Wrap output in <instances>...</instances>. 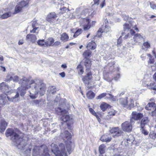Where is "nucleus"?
Segmentation results:
<instances>
[{"instance_id":"54","label":"nucleus","mask_w":156,"mask_h":156,"mask_svg":"<svg viewBox=\"0 0 156 156\" xmlns=\"http://www.w3.org/2000/svg\"><path fill=\"white\" fill-rule=\"evenodd\" d=\"M101 0H94V4L98 5Z\"/></svg>"},{"instance_id":"51","label":"nucleus","mask_w":156,"mask_h":156,"mask_svg":"<svg viewBox=\"0 0 156 156\" xmlns=\"http://www.w3.org/2000/svg\"><path fill=\"white\" fill-rule=\"evenodd\" d=\"M104 79L108 82H110L112 80L111 78L105 76H104Z\"/></svg>"},{"instance_id":"59","label":"nucleus","mask_w":156,"mask_h":156,"mask_svg":"<svg viewBox=\"0 0 156 156\" xmlns=\"http://www.w3.org/2000/svg\"><path fill=\"white\" fill-rule=\"evenodd\" d=\"M154 62V59L150 58L149 61L148 62V63H153Z\"/></svg>"},{"instance_id":"25","label":"nucleus","mask_w":156,"mask_h":156,"mask_svg":"<svg viewBox=\"0 0 156 156\" xmlns=\"http://www.w3.org/2000/svg\"><path fill=\"white\" fill-rule=\"evenodd\" d=\"M127 98H121L119 100L120 103L123 107H126L127 106Z\"/></svg>"},{"instance_id":"43","label":"nucleus","mask_w":156,"mask_h":156,"mask_svg":"<svg viewBox=\"0 0 156 156\" xmlns=\"http://www.w3.org/2000/svg\"><path fill=\"white\" fill-rule=\"evenodd\" d=\"M106 94L105 93H103L99 95L97 98L96 99H101L102 98L105 97L106 95Z\"/></svg>"},{"instance_id":"38","label":"nucleus","mask_w":156,"mask_h":156,"mask_svg":"<svg viewBox=\"0 0 156 156\" xmlns=\"http://www.w3.org/2000/svg\"><path fill=\"white\" fill-rule=\"evenodd\" d=\"M41 102L40 100H33L32 102V105H39V103Z\"/></svg>"},{"instance_id":"2","label":"nucleus","mask_w":156,"mask_h":156,"mask_svg":"<svg viewBox=\"0 0 156 156\" xmlns=\"http://www.w3.org/2000/svg\"><path fill=\"white\" fill-rule=\"evenodd\" d=\"M28 88L30 87L31 89L29 90V95L30 98L32 99H34L38 96V93L41 96L43 95L46 90V84L42 81L39 80H36L35 81L32 80L28 84Z\"/></svg>"},{"instance_id":"13","label":"nucleus","mask_w":156,"mask_h":156,"mask_svg":"<svg viewBox=\"0 0 156 156\" xmlns=\"http://www.w3.org/2000/svg\"><path fill=\"white\" fill-rule=\"evenodd\" d=\"M112 134H113L112 136L115 138L121 136L123 133L121 130L119 129L118 127L112 128L110 131Z\"/></svg>"},{"instance_id":"34","label":"nucleus","mask_w":156,"mask_h":156,"mask_svg":"<svg viewBox=\"0 0 156 156\" xmlns=\"http://www.w3.org/2000/svg\"><path fill=\"white\" fill-rule=\"evenodd\" d=\"M147 87L148 88L153 90H156V86L154 83H150L147 84Z\"/></svg>"},{"instance_id":"27","label":"nucleus","mask_w":156,"mask_h":156,"mask_svg":"<svg viewBox=\"0 0 156 156\" xmlns=\"http://www.w3.org/2000/svg\"><path fill=\"white\" fill-rule=\"evenodd\" d=\"M106 147L104 144H102L99 147V151L100 154H104L105 153Z\"/></svg>"},{"instance_id":"15","label":"nucleus","mask_w":156,"mask_h":156,"mask_svg":"<svg viewBox=\"0 0 156 156\" xmlns=\"http://www.w3.org/2000/svg\"><path fill=\"white\" fill-rule=\"evenodd\" d=\"M57 17L56 13L54 12L49 13L47 16L46 20L49 23H54Z\"/></svg>"},{"instance_id":"29","label":"nucleus","mask_w":156,"mask_h":156,"mask_svg":"<svg viewBox=\"0 0 156 156\" xmlns=\"http://www.w3.org/2000/svg\"><path fill=\"white\" fill-rule=\"evenodd\" d=\"M92 52L89 50L85 51L83 54V56L87 59V57H89L91 55Z\"/></svg>"},{"instance_id":"64","label":"nucleus","mask_w":156,"mask_h":156,"mask_svg":"<svg viewBox=\"0 0 156 156\" xmlns=\"http://www.w3.org/2000/svg\"><path fill=\"white\" fill-rule=\"evenodd\" d=\"M61 67L64 69H66L67 67V66L66 64H62Z\"/></svg>"},{"instance_id":"23","label":"nucleus","mask_w":156,"mask_h":156,"mask_svg":"<svg viewBox=\"0 0 156 156\" xmlns=\"http://www.w3.org/2000/svg\"><path fill=\"white\" fill-rule=\"evenodd\" d=\"M101 28L102 30V32L103 33H107L111 31V27L108 25L106 24L105 26H103Z\"/></svg>"},{"instance_id":"55","label":"nucleus","mask_w":156,"mask_h":156,"mask_svg":"<svg viewBox=\"0 0 156 156\" xmlns=\"http://www.w3.org/2000/svg\"><path fill=\"white\" fill-rule=\"evenodd\" d=\"M134 104L133 103L131 102L130 104H129V109H130L131 108H133L134 107Z\"/></svg>"},{"instance_id":"36","label":"nucleus","mask_w":156,"mask_h":156,"mask_svg":"<svg viewBox=\"0 0 156 156\" xmlns=\"http://www.w3.org/2000/svg\"><path fill=\"white\" fill-rule=\"evenodd\" d=\"M108 105L105 103L101 104L100 106L101 109L103 111H105L108 108Z\"/></svg>"},{"instance_id":"37","label":"nucleus","mask_w":156,"mask_h":156,"mask_svg":"<svg viewBox=\"0 0 156 156\" xmlns=\"http://www.w3.org/2000/svg\"><path fill=\"white\" fill-rule=\"evenodd\" d=\"M82 30L81 29H79L76 31L75 33L73 35V37H76L78 36L79 35L81 34L82 33Z\"/></svg>"},{"instance_id":"18","label":"nucleus","mask_w":156,"mask_h":156,"mask_svg":"<svg viewBox=\"0 0 156 156\" xmlns=\"http://www.w3.org/2000/svg\"><path fill=\"white\" fill-rule=\"evenodd\" d=\"M37 38L36 36L34 34H28L26 36V40L28 41H30L33 43L35 42Z\"/></svg>"},{"instance_id":"28","label":"nucleus","mask_w":156,"mask_h":156,"mask_svg":"<svg viewBox=\"0 0 156 156\" xmlns=\"http://www.w3.org/2000/svg\"><path fill=\"white\" fill-rule=\"evenodd\" d=\"M155 106L156 104L155 103H149L145 106V108L146 110H151L152 108L155 107Z\"/></svg>"},{"instance_id":"10","label":"nucleus","mask_w":156,"mask_h":156,"mask_svg":"<svg viewBox=\"0 0 156 156\" xmlns=\"http://www.w3.org/2000/svg\"><path fill=\"white\" fill-rule=\"evenodd\" d=\"M28 5V3L24 1H22L18 4L16 6L14 12H12L13 14H17L20 12L22 9L25 7H27Z\"/></svg>"},{"instance_id":"57","label":"nucleus","mask_w":156,"mask_h":156,"mask_svg":"<svg viewBox=\"0 0 156 156\" xmlns=\"http://www.w3.org/2000/svg\"><path fill=\"white\" fill-rule=\"evenodd\" d=\"M60 42L58 41H56L54 43L55 46H58L60 44Z\"/></svg>"},{"instance_id":"9","label":"nucleus","mask_w":156,"mask_h":156,"mask_svg":"<svg viewBox=\"0 0 156 156\" xmlns=\"http://www.w3.org/2000/svg\"><path fill=\"white\" fill-rule=\"evenodd\" d=\"M134 124L132 123L130 121L129 122L128 121H125L122 124L121 126L122 129L125 132H130L132 130V125Z\"/></svg>"},{"instance_id":"50","label":"nucleus","mask_w":156,"mask_h":156,"mask_svg":"<svg viewBox=\"0 0 156 156\" xmlns=\"http://www.w3.org/2000/svg\"><path fill=\"white\" fill-rule=\"evenodd\" d=\"M120 78V74L119 73H118L116 75L114 76L113 79L115 80H117Z\"/></svg>"},{"instance_id":"47","label":"nucleus","mask_w":156,"mask_h":156,"mask_svg":"<svg viewBox=\"0 0 156 156\" xmlns=\"http://www.w3.org/2000/svg\"><path fill=\"white\" fill-rule=\"evenodd\" d=\"M31 25L32 28L37 27H36L38 26V24L36 21H34L31 22Z\"/></svg>"},{"instance_id":"48","label":"nucleus","mask_w":156,"mask_h":156,"mask_svg":"<svg viewBox=\"0 0 156 156\" xmlns=\"http://www.w3.org/2000/svg\"><path fill=\"white\" fill-rule=\"evenodd\" d=\"M140 130H142V133L144 134V135H146L148 134V132L145 130L144 128H141Z\"/></svg>"},{"instance_id":"12","label":"nucleus","mask_w":156,"mask_h":156,"mask_svg":"<svg viewBox=\"0 0 156 156\" xmlns=\"http://www.w3.org/2000/svg\"><path fill=\"white\" fill-rule=\"evenodd\" d=\"M16 98L15 97H14L12 98L11 99H10L7 96V94H1L0 96V105H5L7 101V100H9V101H13L14 99Z\"/></svg>"},{"instance_id":"33","label":"nucleus","mask_w":156,"mask_h":156,"mask_svg":"<svg viewBox=\"0 0 156 156\" xmlns=\"http://www.w3.org/2000/svg\"><path fill=\"white\" fill-rule=\"evenodd\" d=\"M54 42L53 39L50 38L48 39V40L45 42V44L47 46H50Z\"/></svg>"},{"instance_id":"62","label":"nucleus","mask_w":156,"mask_h":156,"mask_svg":"<svg viewBox=\"0 0 156 156\" xmlns=\"http://www.w3.org/2000/svg\"><path fill=\"white\" fill-rule=\"evenodd\" d=\"M122 37V36H120V37L119 38V39L118 40V41H117V44H119L120 43H121V37Z\"/></svg>"},{"instance_id":"21","label":"nucleus","mask_w":156,"mask_h":156,"mask_svg":"<svg viewBox=\"0 0 156 156\" xmlns=\"http://www.w3.org/2000/svg\"><path fill=\"white\" fill-rule=\"evenodd\" d=\"M55 112L58 115H62L66 114L67 111L64 109H62L61 108L58 107L55 108Z\"/></svg>"},{"instance_id":"41","label":"nucleus","mask_w":156,"mask_h":156,"mask_svg":"<svg viewBox=\"0 0 156 156\" xmlns=\"http://www.w3.org/2000/svg\"><path fill=\"white\" fill-rule=\"evenodd\" d=\"M150 5L151 8L153 9H156V4L153 2H150Z\"/></svg>"},{"instance_id":"58","label":"nucleus","mask_w":156,"mask_h":156,"mask_svg":"<svg viewBox=\"0 0 156 156\" xmlns=\"http://www.w3.org/2000/svg\"><path fill=\"white\" fill-rule=\"evenodd\" d=\"M59 75L62 77H64L65 76V74L64 72L61 73H59Z\"/></svg>"},{"instance_id":"32","label":"nucleus","mask_w":156,"mask_h":156,"mask_svg":"<svg viewBox=\"0 0 156 156\" xmlns=\"http://www.w3.org/2000/svg\"><path fill=\"white\" fill-rule=\"evenodd\" d=\"M84 64L86 67L87 68V69L88 68L90 69V67L91 66V64L90 59L87 58L84 62Z\"/></svg>"},{"instance_id":"14","label":"nucleus","mask_w":156,"mask_h":156,"mask_svg":"<svg viewBox=\"0 0 156 156\" xmlns=\"http://www.w3.org/2000/svg\"><path fill=\"white\" fill-rule=\"evenodd\" d=\"M82 25L83 26L84 30L89 29L90 28V21L88 19H82L80 21Z\"/></svg>"},{"instance_id":"52","label":"nucleus","mask_w":156,"mask_h":156,"mask_svg":"<svg viewBox=\"0 0 156 156\" xmlns=\"http://www.w3.org/2000/svg\"><path fill=\"white\" fill-rule=\"evenodd\" d=\"M105 5V1L103 0L100 5V6L101 8H102Z\"/></svg>"},{"instance_id":"45","label":"nucleus","mask_w":156,"mask_h":156,"mask_svg":"<svg viewBox=\"0 0 156 156\" xmlns=\"http://www.w3.org/2000/svg\"><path fill=\"white\" fill-rule=\"evenodd\" d=\"M143 46L147 48H149L150 47V44L147 42H145L143 44Z\"/></svg>"},{"instance_id":"16","label":"nucleus","mask_w":156,"mask_h":156,"mask_svg":"<svg viewBox=\"0 0 156 156\" xmlns=\"http://www.w3.org/2000/svg\"><path fill=\"white\" fill-rule=\"evenodd\" d=\"M0 90L5 93L4 94H6L7 95V93H9L10 92L9 86L6 85L5 83L4 82L0 84Z\"/></svg>"},{"instance_id":"35","label":"nucleus","mask_w":156,"mask_h":156,"mask_svg":"<svg viewBox=\"0 0 156 156\" xmlns=\"http://www.w3.org/2000/svg\"><path fill=\"white\" fill-rule=\"evenodd\" d=\"M7 125V123H6L4 120H2L1 123V129H2V131L5 130L6 127Z\"/></svg>"},{"instance_id":"8","label":"nucleus","mask_w":156,"mask_h":156,"mask_svg":"<svg viewBox=\"0 0 156 156\" xmlns=\"http://www.w3.org/2000/svg\"><path fill=\"white\" fill-rule=\"evenodd\" d=\"M82 80L85 85H88L90 82V80L92 78V74L89 69H86V75L82 76Z\"/></svg>"},{"instance_id":"49","label":"nucleus","mask_w":156,"mask_h":156,"mask_svg":"<svg viewBox=\"0 0 156 156\" xmlns=\"http://www.w3.org/2000/svg\"><path fill=\"white\" fill-rule=\"evenodd\" d=\"M89 111L93 115L96 116V115H97L94 111L91 108H89Z\"/></svg>"},{"instance_id":"1","label":"nucleus","mask_w":156,"mask_h":156,"mask_svg":"<svg viewBox=\"0 0 156 156\" xmlns=\"http://www.w3.org/2000/svg\"><path fill=\"white\" fill-rule=\"evenodd\" d=\"M7 137L12 136L11 140L14 145L16 146L20 150V154L24 156H30L31 149L27 148V145L26 141L23 139L22 134L20 133L19 130L16 129H8L6 132Z\"/></svg>"},{"instance_id":"63","label":"nucleus","mask_w":156,"mask_h":156,"mask_svg":"<svg viewBox=\"0 0 156 156\" xmlns=\"http://www.w3.org/2000/svg\"><path fill=\"white\" fill-rule=\"evenodd\" d=\"M42 156H50V154L48 153V152H46L45 155L44 154H43L42 155Z\"/></svg>"},{"instance_id":"11","label":"nucleus","mask_w":156,"mask_h":156,"mask_svg":"<svg viewBox=\"0 0 156 156\" xmlns=\"http://www.w3.org/2000/svg\"><path fill=\"white\" fill-rule=\"evenodd\" d=\"M143 117L142 113H138L136 112H133L131 114V117L130 120L132 123H134L135 120L141 119Z\"/></svg>"},{"instance_id":"7","label":"nucleus","mask_w":156,"mask_h":156,"mask_svg":"<svg viewBox=\"0 0 156 156\" xmlns=\"http://www.w3.org/2000/svg\"><path fill=\"white\" fill-rule=\"evenodd\" d=\"M132 24L129 23V24L125 23L123 25V29L124 32L122 33V36L125 35L124 37V39H127L129 36L130 32L131 35H133L135 33L134 31L133 30H129V29L132 27Z\"/></svg>"},{"instance_id":"31","label":"nucleus","mask_w":156,"mask_h":156,"mask_svg":"<svg viewBox=\"0 0 156 156\" xmlns=\"http://www.w3.org/2000/svg\"><path fill=\"white\" fill-rule=\"evenodd\" d=\"M69 39V37L67 34L66 33H63L61 35V40L64 42L67 41Z\"/></svg>"},{"instance_id":"40","label":"nucleus","mask_w":156,"mask_h":156,"mask_svg":"<svg viewBox=\"0 0 156 156\" xmlns=\"http://www.w3.org/2000/svg\"><path fill=\"white\" fill-rule=\"evenodd\" d=\"M55 92H56V88L55 86H52L50 87L49 90L50 93H51L53 94Z\"/></svg>"},{"instance_id":"4","label":"nucleus","mask_w":156,"mask_h":156,"mask_svg":"<svg viewBox=\"0 0 156 156\" xmlns=\"http://www.w3.org/2000/svg\"><path fill=\"white\" fill-rule=\"evenodd\" d=\"M52 152L56 156H68L64 145L60 144L58 148L57 145L52 144L51 145Z\"/></svg>"},{"instance_id":"44","label":"nucleus","mask_w":156,"mask_h":156,"mask_svg":"<svg viewBox=\"0 0 156 156\" xmlns=\"http://www.w3.org/2000/svg\"><path fill=\"white\" fill-rule=\"evenodd\" d=\"M102 30L101 28H100L98 31L97 34V36L98 37H100L101 35V34L103 33L102 32Z\"/></svg>"},{"instance_id":"19","label":"nucleus","mask_w":156,"mask_h":156,"mask_svg":"<svg viewBox=\"0 0 156 156\" xmlns=\"http://www.w3.org/2000/svg\"><path fill=\"white\" fill-rule=\"evenodd\" d=\"M134 41L140 43L144 41V38L140 34H136L134 35L133 37Z\"/></svg>"},{"instance_id":"42","label":"nucleus","mask_w":156,"mask_h":156,"mask_svg":"<svg viewBox=\"0 0 156 156\" xmlns=\"http://www.w3.org/2000/svg\"><path fill=\"white\" fill-rule=\"evenodd\" d=\"M116 113V112H115V110H112L111 111H110L109 112H108V115L107 116H113L115 115Z\"/></svg>"},{"instance_id":"60","label":"nucleus","mask_w":156,"mask_h":156,"mask_svg":"<svg viewBox=\"0 0 156 156\" xmlns=\"http://www.w3.org/2000/svg\"><path fill=\"white\" fill-rule=\"evenodd\" d=\"M140 57H141V58H142V59L143 60H144L145 58L146 55H145V54H142L141 55V56Z\"/></svg>"},{"instance_id":"53","label":"nucleus","mask_w":156,"mask_h":156,"mask_svg":"<svg viewBox=\"0 0 156 156\" xmlns=\"http://www.w3.org/2000/svg\"><path fill=\"white\" fill-rule=\"evenodd\" d=\"M33 28V29L30 31V32L31 33H35L38 27H35Z\"/></svg>"},{"instance_id":"17","label":"nucleus","mask_w":156,"mask_h":156,"mask_svg":"<svg viewBox=\"0 0 156 156\" xmlns=\"http://www.w3.org/2000/svg\"><path fill=\"white\" fill-rule=\"evenodd\" d=\"M149 120L147 117H144L141 120L140 123V128H143L144 126L148 124Z\"/></svg>"},{"instance_id":"3","label":"nucleus","mask_w":156,"mask_h":156,"mask_svg":"<svg viewBox=\"0 0 156 156\" xmlns=\"http://www.w3.org/2000/svg\"><path fill=\"white\" fill-rule=\"evenodd\" d=\"M12 79L14 82H18L21 85V86L18 88L17 93L15 95V98H18L19 96V93L21 96H23L26 93L25 89L28 88L27 84H29V80L24 76L19 78L17 76L10 77L9 80H11Z\"/></svg>"},{"instance_id":"22","label":"nucleus","mask_w":156,"mask_h":156,"mask_svg":"<svg viewBox=\"0 0 156 156\" xmlns=\"http://www.w3.org/2000/svg\"><path fill=\"white\" fill-rule=\"evenodd\" d=\"M2 11H0V17L2 19H6L7 18L12 16L13 14V13L10 11L5 13L3 14H2Z\"/></svg>"},{"instance_id":"20","label":"nucleus","mask_w":156,"mask_h":156,"mask_svg":"<svg viewBox=\"0 0 156 156\" xmlns=\"http://www.w3.org/2000/svg\"><path fill=\"white\" fill-rule=\"evenodd\" d=\"M71 119H72L71 115H68L67 112L66 114L63 115L61 118V120L64 122H67Z\"/></svg>"},{"instance_id":"24","label":"nucleus","mask_w":156,"mask_h":156,"mask_svg":"<svg viewBox=\"0 0 156 156\" xmlns=\"http://www.w3.org/2000/svg\"><path fill=\"white\" fill-rule=\"evenodd\" d=\"M112 137L111 136H108L107 135H104L102 136L100 138V140L106 142H109L111 141Z\"/></svg>"},{"instance_id":"46","label":"nucleus","mask_w":156,"mask_h":156,"mask_svg":"<svg viewBox=\"0 0 156 156\" xmlns=\"http://www.w3.org/2000/svg\"><path fill=\"white\" fill-rule=\"evenodd\" d=\"M122 17L123 18V20L125 21H127L129 18V16L128 15L124 14H123L122 15Z\"/></svg>"},{"instance_id":"26","label":"nucleus","mask_w":156,"mask_h":156,"mask_svg":"<svg viewBox=\"0 0 156 156\" xmlns=\"http://www.w3.org/2000/svg\"><path fill=\"white\" fill-rule=\"evenodd\" d=\"M87 48L89 49H94L96 48V44L94 41L90 42L88 44Z\"/></svg>"},{"instance_id":"56","label":"nucleus","mask_w":156,"mask_h":156,"mask_svg":"<svg viewBox=\"0 0 156 156\" xmlns=\"http://www.w3.org/2000/svg\"><path fill=\"white\" fill-rule=\"evenodd\" d=\"M152 116H156V107L154 111L152 112Z\"/></svg>"},{"instance_id":"30","label":"nucleus","mask_w":156,"mask_h":156,"mask_svg":"<svg viewBox=\"0 0 156 156\" xmlns=\"http://www.w3.org/2000/svg\"><path fill=\"white\" fill-rule=\"evenodd\" d=\"M86 95L88 99H91L94 97L95 94L91 91H89L87 93Z\"/></svg>"},{"instance_id":"39","label":"nucleus","mask_w":156,"mask_h":156,"mask_svg":"<svg viewBox=\"0 0 156 156\" xmlns=\"http://www.w3.org/2000/svg\"><path fill=\"white\" fill-rule=\"evenodd\" d=\"M45 42L44 40H39L37 41V43L39 45L43 46L45 44Z\"/></svg>"},{"instance_id":"5","label":"nucleus","mask_w":156,"mask_h":156,"mask_svg":"<svg viewBox=\"0 0 156 156\" xmlns=\"http://www.w3.org/2000/svg\"><path fill=\"white\" fill-rule=\"evenodd\" d=\"M61 136L66 142V147L69 154L72 152L71 145L72 142L70 141L71 137V134L68 131H65L63 133L61 134Z\"/></svg>"},{"instance_id":"6","label":"nucleus","mask_w":156,"mask_h":156,"mask_svg":"<svg viewBox=\"0 0 156 156\" xmlns=\"http://www.w3.org/2000/svg\"><path fill=\"white\" fill-rule=\"evenodd\" d=\"M48 151V148L46 146L41 147L35 146L33 149V156H42L43 154L45 155L46 152Z\"/></svg>"},{"instance_id":"61","label":"nucleus","mask_w":156,"mask_h":156,"mask_svg":"<svg viewBox=\"0 0 156 156\" xmlns=\"http://www.w3.org/2000/svg\"><path fill=\"white\" fill-rule=\"evenodd\" d=\"M60 9L62 11H65L67 9V8L66 7H63L62 8H60Z\"/></svg>"}]
</instances>
